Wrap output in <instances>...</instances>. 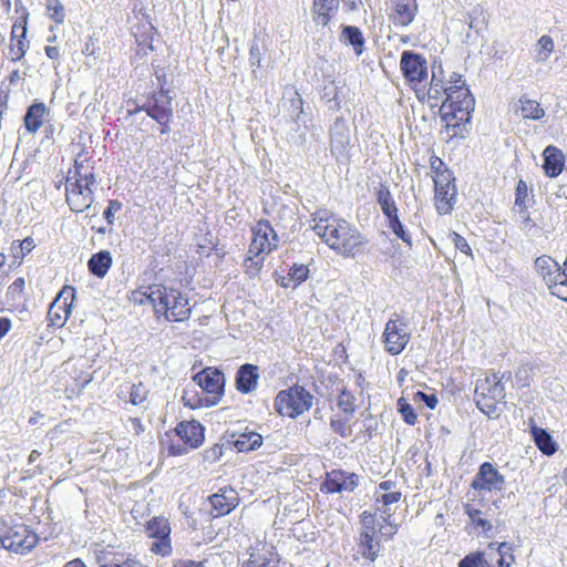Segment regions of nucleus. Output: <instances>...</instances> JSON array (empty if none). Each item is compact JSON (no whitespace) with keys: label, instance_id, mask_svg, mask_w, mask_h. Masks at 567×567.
Wrapping results in <instances>:
<instances>
[{"label":"nucleus","instance_id":"1a4fd4ad","mask_svg":"<svg viewBox=\"0 0 567 567\" xmlns=\"http://www.w3.org/2000/svg\"><path fill=\"white\" fill-rule=\"evenodd\" d=\"M378 534L375 516L371 513L363 512L360 516L358 547L361 555L370 561L375 560L381 549Z\"/></svg>","mask_w":567,"mask_h":567},{"label":"nucleus","instance_id":"2f4dec72","mask_svg":"<svg viewBox=\"0 0 567 567\" xmlns=\"http://www.w3.org/2000/svg\"><path fill=\"white\" fill-rule=\"evenodd\" d=\"M279 559L271 550L261 549L250 553L248 560L244 567H275Z\"/></svg>","mask_w":567,"mask_h":567},{"label":"nucleus","instance_id":"c03bdc74","mask_svg":"<svg viewBox=\"0 0 567 567\" xmlns=\"http://www.w3.org/2000/svg\"><path fill=\"white\" fill-rule=\"evenodd\" d=\"M47 14L56 23L64 21V8L60 0H47Z\"/></svg>","mask_w":567,"mask_h":567},{"label":"nucleus","instance_id":"f3484780","mask_svg":"<svg viewBox=\"0 0 567 567\" xmlns=\"http://www.w3.org/2000/svg\"><path fill=\"white\" fill-rule=\"evenodd\" d=\"M141 110L145 111L147 115L157 123L171 121L173 116L172 99L165 92L161 91L148 99Z\"/></svg>","mask_w":567,"mask_h":567},{"label":"nucleus","instance_id":"7ed1b4c3","mask_svg":"<svg viewBox=\"0 0 567 567\" xmlns=\"http://www.w3.org/2000/svg\"><path fill=\"white\" fill-rule=\"evenodd\" d=\"M278 236L268 220L261 219L251 227V243L245 259V267L255 276L264 266L266 255L278 247Z\"/></svg>","mask_w":567,"mask_h":567},{"label":"nucleus","instance_id":"052dcab7","mask_svg":"<svg viewBox=\"0 0 567 567\" xmlns=\"http://www.w3.org/2000/svg\"><path fill=\"white\" fill-rule=\"evenodd\" d=\"M74 381L76 382V385L80 390L85 388L93 379L92 374L89 372L81 371L79 374H75Z\"/></svg>","mask_w":567,"mask_h":567},{"label":"nucleus","instance_id":"a19ab883","mask_svg":"<svg viewBox=\"0 0 567 567\" xmlns=\"http://www.w3.org/2000/svg\"><path fill=\"white\" fill-rule=\"evenodd\" d=\"M458 567H495L488 563L483 553H472L466 555L460 563Z\"/></svg>","mask_w":567,"mask_h":567},{"label":"nucleus","instance_id":"4468645a","mask_svg":"<svg viewBox=\"0 0 567 567\" xmlns=\"http://www.w3.org/2000/svg\"><path fill=\"white\" fill-rule=\"evenodd\" d=\"M75 298V290L72 287H64L51 303L48 311V319L51 326L63 327L71 311Z\"/></svg>","mask_w":567,"mask_h":567},{"label":"nucleus","instance_id":"603ef678","mask_svg":"<svg viewBox=\"0 0 567 567\" xmlns=\"http://www.w3.org/2000/svg\"><path fill=\"white\" fill-rule=\"evenodd\" d=\"M332 431L342 437H348L351 434V429L347 420L332 419L330 422Z\"/></svg>","mask_w":567,"mask_h":567},{"label":"nucleus","instance_id":"e433bc0d","mask_svg":"<svg viewBox=\"0 0 567 567\" xmlns=\"http://www.w3.org/2000/svg\"><path fill=\"white\" fill-rule=\"evenodd\" d=\"M378 203L381 206L382 213L386 216L388 220L398 215V208L393 200L390 189L386 186H381L378 190Z\"/></svg>","mask_w":567,"mask_h":567},{"label":"nucleus","instance_id":"864d4df0","mask_svg":"<svg viewBox=\"0 0 567 567\" xmlns=\"http://www.w3.org/2000/svg\"><path fill=\"white\" fill-rule=\"evenodd\" d=\"M401 493L398 491L382 493L377 496V502H381L384 507H389L392 504H395L400 501Z\"/></svg>","mask_w":567,"mask_h":567},{"label":"nucleus","instance_id":"cd10ccee","mask_svg":"<svg viewBox=\"0 0 567 567\" xmlns=\"http://www.w3.org/2000/svg\"><path fill=\"white\" fill-rule=\"evenodd\" d=\"M234 437L233 444L238 452L254 451L262 444V436L255 431H245Z\"/></svg>","mask_w":567,"mask_h":567},{"label":"nucleus","instance_id":"a211bd4d","mask_svg":"<svg viewBox=\"0 0 567 567\" xmlns=\"http://www.w3.org/2000/svg\"><path fill=\"white\" fill-rule=\"evenodd\" d=\"M28 14H23L20 21L14 22L11 31V42L9 47V58L12 61H19L29 49V41L25 39L27 34Z\"/></svg>","mask_w":567,"mask_h":567},{"label":"nucleus","instance_id":"a18cd8bd","mask_svg":"<svg viewBox=\"0 0 567 567\" xmlns=\"http://www.w3.org/2000/svg\"><path fill=\"white\" fill-rule=\"evenodd\" d=\"M398 409L405 423H408L409 425L415 424L417 416L412 405L409 404L404 398H400L398 400Z\"/></svg>","mask_w":567,"mask_h":567},{"label":"nucleus","instance_id":"f257e3e1","mask_svg":"<svg viewBox=\"0 0 567 567\" xmlns=\"http://www.w3.org/2000/svg\"><path fill=\"white\" fill-rule=\"evenodd\" d=\"M312 229L316 235L338 255L354 257L364 244L361 233L326 208L312 214Z\"/></svg>","mask_w":567,"mask_h":567},{"label":"nucleus","instance_id":"58836bf2","mask_svg":"<svg viewBox=\"0 0 567 567\" xmlns=\"http://www.w3.org/2000/svg\"><path fill=\"white\" fill-rule=\"evenodd\" d=\"M35 247L34 240L31 237L24 238L22 241H13L11 244V255L14 261L20 265L23 258L32 251Z\"/></svg>","mask_w":567,"mask_h":567},{"label":"nucleus","instance_id":"0eeeda50","mask_svg":"<svg viewBox=\"0 0 567 567\" xmlns=\"http://www.w3.org/2000/svg\"><path fill=\"white\" fill-rule=\"evenodd\" d=\"M313 396L302 386H291L280 391L275 400V406L280 415L297 417L312 406Z\"/></svg>","mask_w":567,"mask_h":567},{"label":"nucleus","instance_id":"2eb2a0df","mask_svg":"<svg viewBox=\"0 0 567 567\" xmlns=\"http://www.w3.org/2000/svg\"><path fill=\"white\" fill-rule=\"evenodd\" d=\"M504 476L489 463H483L472 482V487L476 491L501 492L504 488Z\"/></svg>","mask_w":567,"mask_h":567},{"label":"nucleus","instance_id":"dca6fc26","mask_svg":"<svg viewBox=\"0 0 567 567\" xmlns=\"http://www.w3.org/2000/svg\"><path fill=\"white\" fill-rule=\"evenodd\" d=\"M400 66L409 82H422L427 76L426 60L412 51L402 53Z\"/></svg>","mask_w":567,"mask_h":567},{"label":"nucleus","instance_id":"7c9ffc66","mask_svg":"<svg viewBox=\"0 0 567 567\" xmlns=\"http://www.w3.org/2000/svg\"><path fill=\"white\" fill-rule=\"evenodd\" d=\"M495 544H489V559L496 560V567H511L514 561V556L512 554V547L506 543H501L497 547H494Z\"/></svg>","mask_w":567,"mask_h":567},{"label":"nucleus","instance_id":"f704fd0d","mask_svg":"<svg viewBox=\"0 0 567 567\" xmlns=\"http://www.w3.org/2000/svg\"><path fill=\"white\" fill-rule=\"evenodd\" d=\"M162 285H153L147 287L145 290H134L131 293L130 300L134 302L135 305H146L151 303L154 309H156L157 306V298L155 297V293L157 295L161 290Z\"/></svg>","mask_w":567,"mask_h":567},{"label":"nucleus","instance_id":"79ce46f5","mask_svg":"<svg viewBox=\"0 0 567 567\" xmlns=\"http://www.w3.org/2000/svg\"><path fill=\"white\" fill-rule=\"evenodd\" d=\"M288 275L289 280L292 281V288H296L308 279L309 269L303 264H293Z\"/></svg>","mask_w":567,"mask_h":567},{"label":"nucleus","instance_id":"4be33fe9","mask_svg":"<svg viewBox=\"0 0 567 567\" xmlns=\"http://www.w3.org/2000/svg\"><path fill=\"white\" fill-rule=\"evenodd\" d=\"M179 440L190 449L198 447L204 441V429L197 422H181L175 429Z\"/></svg>","mask_w":567,"mask_h":567},{"label":"nucleus","instance_id":"39448f33","mask_svg":"<svg viewBox=\"0 0 567 567\" xmlns=\"http://www.w3.org/2000/svg\"><path fill=\"white\" fill-rule=\"evenodd\" d=\"M505 399V386L496 373H486L476 381L474 401L477 408L491 419L499 415L498 404Z\"/></svg>","mask_w":567,"mask_h":567},{"label":"nucleus","instance_id":"774afa93","mask_svg":"<svg viewBox=\"0 0 567 567\" xmlns=\"http://www.w3.org/2000/svg\"><path fill=\"white\" fill-rule=\"evenodd\" d=\"M64 567H86L81 559H73L65 564Z\"/></svg>","mask_w":567,"mask_h":567},{"label":"nucleus","instance_id":"09e8293b","mask_svg":"<svg viewBox=\"0 0 567 567\" xmlns=\"http://www.w3.org/2000/svg\"><path fill=\"white\" fill-rule=\"evenodd\" d=\"M261 61H262V53H261L260 47L257 42H254L250 45V50H249V63H250V66L252 68V73L255 76H257L256 69H259L261 66Z\"/></svg>","mask_w":567,"mask_h":567},{"label":"nucleus","instance_id":"6e6d98bb","mask_svg":"<svg viewBox=\"0 0 567 567\" xmlns=\"http://www.w3.org/2000/svg\"><path fill=\"white\" fill-rule=\"evenodd\" d=\"M466 513L468 514L470 518L472 519V522L474 524L483 527L484 529L491 528L489 522L481 517V515H482L481 511L475 509V508H467Z\"/></svg>","mask_w":567,"mask_h":567},{"label":"nucleus","instance_id":"72a5a7b5","mask_svg":"<svg viewBox=\"0 0 567 567\" xmlns=\"http://www.w3.org/2000/svg\"><path fill=\"white\" fill-rule=\"evenodd\" d=\"M532 433L537 447L546 455H551L557 451V445L549 433L544 429L533 426Z\"/></svg>","mask_w":567,"mask_h":567},{"label":"nucleus","instance_id":"a878e982","mask_svg":"<svg viewBox=\"0 0 567 567\" xmlns=\"http://www.w3.org/2000/svg\"><path fill=\"white\" fill-rule=\"evenodd\" d=\"M415 11V0H398L391 19L394 24L406 27L413 21Z\"/></svg>","mask_w":567,"mask_h":567},{"label":"nucleus","instance_id":"6e6552de","mask_svg":"<svg viewBox=\"0 0 567 567\" xmlns=\"http://www.w3.org/2000/svg\"><path fill=\"white\" fill-rule=\"evenodd\" d=\"M535 270L546 282L551 295L567 301V274L561 271L555 259L547 255L536 258Z\"/></svg>","mask_w":567,"mask_h":567},{"label":"nucleus","instance_id":"b1692460","mask_svg":"<svg viewBox=\"0 0 567 567\" xmlns=\"http://www.w3.org/2000/svg\"><path fill=\"white\" fill-rule=\"evenodd\" d=\"M544 165L543 168L548 177H557L564 168L565 156L563 152L555 146H547L544 150Z\"/></svg>","mask_w":567,"mask_h":567},{"label":"nucleus","instance_id":"0e129e2a","mask_svg":"<svg viewBox=\"0 0 567 567\" xmlns=\"http://www.w3.org/2000/svg\"><path fill=\"white\" fill-rule=\"evenodd\" d=\"M25 281L23 278H17L9 287L11 293H20L24 289Z\"/></svg>","mask_w":567,"mask_h":567},{"label":"nucleus","instance_id":"5fc2aeb1","mask_svg":"<svg viewBox=\"0 0 567 567\" xmlns=\"http://www.w3.org/2000/svg\"><path fill=\"white\" fill-rule=\"evenodd\" d=\"M452 240H453L455 249L460 250L461 252H464L467 256L472 255V249L464 237H462L461 235H458L456 233H453Z\"/></svg>","mask_w":567,"mask_h":567},{"label":"nucleus","instance_id":"4c0bfd02","mask_svg":"<svg viewBox=\"0 0 567 567\" xmlns=\"http://www.w3.org/2000/svg\"><path fill=\"white\" fill-rule=\"evenodd\" d=\"M555 44L551 37L542 35L535 45V61L538 63L546 62L554 52Z\"/></svg>","mask_w":567,"mask_h":567},{"label":"nucleus","instance_id":"5701e85b","mask_svg":"<svg viewBox=\"0 0 567 567\" xmlns=\"http://www.w3.org/2000/svg\"><path fill=\"white\" fill-rule=\"evenodd\" d=\"M259 380V369L257 365L246 363L241 365L236 373V389L240 393H251L257 389Z\"/></svg>","mask_w":567,"mask_h":567},{"label":"nucleus","instance_id":"bb28decb","mask_svg":"<svg viewBox=\"0 0 567 567\" xmlns=\"http://www.w3.org/2000/svg\"><path fill=\"white\" fill-rule=\"evenodd\" d=\"M447 86L449 85H446L444 82L442 68L439 66L437 71L433 69L430 87L426 92L431 107L439 105V102L442 100L443 95L446 94Z\"/></svg>","mask_w":567,"mask_h":567},{"label":"nucleus","instance_id":"4d7b16f0","mask_svg":"<svg viewBox=\"0 0 567 567\" xmlns=\"http://www.w3.org/2000/svg\"><path fill=\"white\" fill-rule=\"evenodd\" d=\"M223 455V447L220 445L215 444L210 449L205 451V460L213 463L218 461Z\"/></svg>","mask_w":567,"mask_h":567},{"label":"nucleus","instance_id":"ddd939ff","mask_svg":"<svg viewBox=\"0 0 567 567\" xmlns=\"http://www.w3.org/2000/svg\"><path fill=\"white\" fill-rule=\"evenodd\" d=\"M145 530L148 537L154 538L151 544V551L163 557L172 553L171 526L166 518L161 516L152 518L147 522Z\"/></svg>","mask_w":567,"mask_h":567},{"label":"nucleus","instance_id":"aec40b11","mask_svg":"<svg viewBox=\"0 0 567 567\" xmlns=\"http://www.w3.org/2000/svg\"><path fill=\"white\" fill-rule=\"evenodd\" d=\"M209 501L216 517L227 515L239 504L238 494L231 487L220 488Z\"/></svg>","mask_w":567,"mask_h":567},{"label":"nucleus","instance_id":"423d86ee","mask_svg":"<svg viewBox=\"0 0 567 567\" xmlns=\"http://www.w3.org/2000/svg\"><path fill=\"white\" fill-rule=\"evenodd\" d=\"M155 293L157 306L155 311L157 313H164L165 318L169 321L182 322L189 318L190 306L188 298L179 290L162 286L161 290Z\"/></svg>","mask_w":567,"mask_h":567},{"label":"nucleus","instance_id":"8fccbe9b","mask_svg":"<svg viewBox=\"0 0 567 567\" xmlns=\"http://www.w3.org/2000/svg\"><path fill=\"white\" fill-rule=\"evenodd\" d=\"M383 513L388 517L383 519L384 524L377 522V530L383 537H391L396 533V526L390 522L391 514L386 509H383Z\"/></svg>","mask_w":567,"mask_h":567},{"label":"nucleus","instance_id":"ea45409f","mask_svg":"<svg viewBox=\"0 0 567 567\" xmlns=\"http://www.w3.org/2000/svg\"><path fill=\"white\" fill-rule=\"evenodd\" d=\"M340 477H342V471H332L327 474L326 480L321 484V491L326 493H341Z\"/></svg>","mask_w":567,"mask_h":567},{"label":"nucleus","instance_id":"9b49d317","mask_svg":"<svg viewBox=\"0 0 567 567\" xmlns=\"http://www.w3.org/2000/svg\"><path fill=\"white\" fill-rule=\"evenodd\" d=\"M453 173L449 169L436 172L435 184V205L440 215L450 214L453 209L456 198V187Z\"/></svg>","mask_w":567,"mask_h":567},{"label":"nucleus","instance_id":"37998d69","mask_svg":"<svg viewBox=\"0 0 567 567\" xmlns=\"http://www.w3.org/2000/svg\"><path fill=\"white\" fill-rule=\"evenodd\" d=\"M337 404L346 414L352 415L355 411V398L347 390L339 394Z\"/></svg>","mask_w":567,"mask_h":567},{"label":"nucleus","instance_id":"412c9836","mask_svg":"<svg viewBox=\"0 0 567 567\" xmlns=\"http://www.w3.org/2000/svg\"><path fill=\"white\" fill-rule=\"evenodd\" d=\"M339 0H312L311 17L317 27L328 28L337 12Z\"/></svg>","mask_w":567,"mask_h":567},{"label":"nucleus","instance_id":"bf43d9fd","mask_svg":"<svg viewBox=\"0 0 567 567\" xmlns=\"http://www.w3.org/2000/svg\"><path fill=\"white\" fill-rule=\"evenodd\" d=\"M415 398L423 401L425 403V405L430 409H435L437 405V402H439L437 398L434 394L429 395L421 391L415 393Z\"/></svg>","mask_w":567,"mask_h":567},{"label":"nucleus","instance_id":"393cba45","mask_svg":"<svg viewBox=\"0 0 567 567\" xmlns=\"http://www.w3.org/2000/svg\"><path fill=\"white\" fill-rule=\"evenodd\" d=\"M350 144V131L346 123L337 120L331 128V152L343 154Z\"/></svg>","mask_w":567,"mask_h":567},{"label":"nucleus","instance_id":"680f3d73","mask_svg":"<svg viewBox=\"0 0 567 567\" xmlns=\"http://www.w3.org/2000/svg\"><path fill=\"white\" fill-rule=\"evenodd\" d=\"M172 567H207L204 561H196L193 559H176L173 561Z\"/></svg>","mask_w":567,"mask_h":567},{"label":"nucleus","instance_id":"f8f14e48","mask_svg":"<svg viewBox=\"0 0 567 567\" xmlns=\"http://www.w3.org/2000/svg\"><path fill=\"white\" fill-rule=\"evenodd\" d=\"M382 338L385 351L396 355L405 349L411 334L406 331L403 320L395 315L385 323Z\"/></svg>","mask_w":567,"mask_h":567},{"label":"nucleus","instance_id":"f03ea898","mask_svg":"<svg viewBox=\"0 0 567 567\" xmlns=\"http://www.w3.org/2000/svg\"><path fill=\"white\" fill-rule=\"evenodd\" d=\"M474 107L475 100L465 85V81L461 75L453 73L449 81L445 100L440 107L442 121L445 122L447 128H454L453 134L455 135L457 127L470 122Z\"/></svg>","mask_w":567,"mask_h":567},{"label":"nucleus","instance_id":"3c124183","mask_svg":"<svg viewBox=\"0 0 567 567\" xmlns=\"http://www.w3.org/2000/svg\"><path fill=\"white\" fill-rule=\"evenodd\" d=\"M358 475L353 473L342 472V477H340V487L341 492H352L358 486Z\"/></svg>","mask_w":567,"mask_h":567},{"label":"nucleus","instance_id":"de8ad7c7","mask_svg":"<svg viewBox=\"0 0 567 567\" xmlns=\"http://www.w3.org/2000/svg\"><path fill=\"white\" fill-rule=\"evenodd\" d=\"M147 398V389L142 384H133L130 392V402L134 405L142 404Z\"/></svg>","mask_w":567,"mask_h":567},{"label":"nucleus","instance_id":"c9c22d12","mask_svg":"<svg viewBox=\"0 0 567 567\" xmlns=\"http://www.w3.org/2000/svg\"><path fill=\"white\" fill-rule=\"evenodd\" d=\"M518 104V111L520 112L523 118L540 120L545 115L544 109L535 100L520 97Z\"/></svg>","mask_w":567,"mask_h":567},{"label":"nucleus","instance_id":"c85d7f7f","mask_svg":"<svg viewBox=\"0 0 567 567\" xmlns=\"http://www.w3.org/2000/svg\"><path fill=\"white\" fill-rule=\"evenodd\" d=\"M47 113L44 103L32 104L24 115V126L31 132L35 133L43 124V117Z\"/></svg>","mask_w":567,"mask_h":567},{"label":"nucleus","instance_id":"473e14b6","mask_svg":"<svg viewBox=\"0 0 567 567\" xmlns=\"http://www.w3.org/2000/svg\"><path fill=\"white\" fill-rule=\"evenodd\" d=\"M340 40L352 45L357 55L363 52L364 38L359 28L352 25L343 27Z\"/></svg>","mask_w":567,"mask_h":567},{"label":"nucleus","instance_id":"e2e57ef3","mask_svg":"<svg viewBox=\"0 0 567 567\" xmlns=\"http://www.w3.org/2000/svg\"><path fill=\"white\" fill-rule=\"evenodd\" d=\"M192 450L188 445H185V443H172L168 447V452L171 455H184L188 453V451Z\"/></svg>","mask_w":567,"mask_h":567},{"label":"nucleus","instance_id":"20e7f679","mask_svg":"<svg viewBox=\"0 0 567 567\" xmlns=\"http://www.w3.org/2000/svg\"><path fill=\"white\" fill-rule=\"evenodd\" d=\"M95 183L92 167L83 162L75 161L74 171L70 172L66 179V202L75 213H82L93 203L91 186Z\"/></svg>","mask_w":567,"mask_h":567},{"label":"nucleus","instance_id":"13d9d810","mask_svg":"<svg viewBox=\"0 0 567 567\" xmlns=\"http://www.w3.org/2000/svg\"><path fill=\"white\" fill-rule=\"evenodd\" d=\"M126 429L130 433H132L134 435H140L141 433L144 432V426H143L141 420L137 417L128 419V421L126 423Z\"/></svg>","mask_w":567,"mask_h":567},{"label":"nucleus","instance_id":"c756f323","mask_svg":"<svg viewBox=\"0 0 567 567\" xmlns=\"http://www.w3.org/2000/svg\"><path fill=\"white\" fill-rule=\"evenodd\" d=\"M111 265L112 257L106 250L94 254L87 262L89 270L99 278H103L107 274Z\"/></svg>","mask_w":567,"mask_h":567},{"label":"nucleus","instance_id":"6ab92c4d","mask_svg":"<svg viewBox=\"0 0 567 567\" xmlns=\"http://www.w3.org/2000/svg\"><path fill=\"white\" fill-rule=\"evenodd\" d=\"M193 380L207 393L214 395H220L223 393L225 378L224 374L215 368L204 369L196 373Z\"/></svg>","mask_w":567,"mask_h":567},{"label":"nucleus","instance_id":"338daca9","mask_svg":"<svg viewBox=\"0 0 567 567\" xmlns=\"http://www.w3.org/2000/svg\"><path fill=\"white\" fill-rule=\"evenodd\" d=\"M392 485H393V483L391 481H384V482L380 483L379 487H378V491H377V496L382 494V493L392 492L391 491Z\"/></svg>","mask_w":567,"mask_h":567},{"label":"nucleus","instance_id":"49530a36","mask_svg":"<svg viewBox=\"0 0 567 567\" xmlns=\"http://www.w3.org/2000/svg\"><path fill=\"white\" fill-rule=\"evenodd\" d=\"M389 228L400 238L402 239L406 245L412 246V240L410 235L404 229V226L399 219V216H394L393 218L388 220Z\"/></svg>","mask_w":567,"mask_h":567},{"label":"nucleus","instance_id":"69168bd1","mask_svg":"<svg viewBox=\"0 0 567 567\" xmlns=\"http://www.w3.org/2000/svg\"><path fill=\"white\" fill-rule=\"evenodd\" d=\"M45 54L51 60H58L60 58V51L56 47H45Z\"/></svg>","mask_w":567,"mask_h":567},{"label":"nucleus","instance_id":"9d476101","mask_svg":"<svg viewBox=\"0 0 567 567\" xmlns=\"http://www.w3.org/2000/svg\"><path fill=\"white\" fill-rule=\"evenodd\" d=\"M0 540L3 548L25 555L37 545L38 535L24 524H14L6 530Z\"/></svg>","mask_w":567,"mask_h":567}]
</instances>
